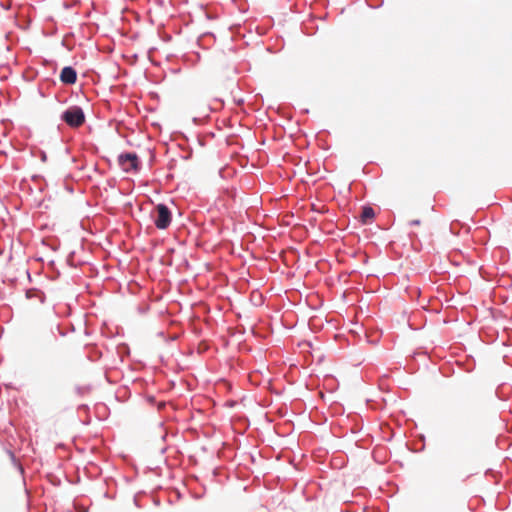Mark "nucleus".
<instances>
[{
    "label": "nucleus",
    "mask_w": 512,
    "mask_h": 512,
    "mask_svg": "<svg viewBox=\"0 0 512 512\" xmlns=\"http://www.w3.org/2000/svg\"><path fill=\"white\" fill-rule=\"evenodd\" d=\"M62 120L72 128L80 127L85 121V115L80 107L73 106L62 114Z\"/></svg>",
    "instance_id": "1"
},
{
    "label": "nucleus",
    "mask_w": 512,
    "mask_h": 512,
    "mask_svg": "<svg viewBox=\"0 0 512 512\" xmlns=\"http://www.w3.org/2000/svg\"><path fill=\"white\" fill-rule=\"evenodd\" d=\"M118 162L125 172L138 171L139 169V159L135 153H124L119 155Z\"/></svg>",
    "instance_id": "2"
},
{
    "label": "nucleus",
    "mask_w": 512,
    "mask_h": 512,
    "mask_svg": "<svg viewBox=\"0 0 512 512\" xmlns=\"http://www.w3.org/2000/svg\"><path fill=\"white\" fill-rule=\"evenodd\" d=\"M157 217L155 219V225L158 229H166L171 223V212L168 207L164 204H158L156 206Z\"/></svg>",
    "instance_id": "3"
},
{
    "label": "nucleus",
    "mask_w": 512,
    "mask_h": 512,
    "mask_svg": "<svg viewBox=\"0 0 512 512\" xmlns=\"http://www.w3.org/2000/svg\"><path fill=\"white\" fill-rule=\"evenodd\" d=\"M60 80L64 84H74L77 80V73L75 69L70 66L64 67L60 73Z\"/></svg>",
    "instance_id": "4"
},
{
    "label": "nucleus",
    "mask_w": 512,
    "mask_h": 512,
    "mask_svg": "<svg viewBox=\"0 0 512 512\" xmlns=\"http://www.w3.org/2000/svg\"><path fill=\"white\" fill-rule=\"evenodd\" d=\"M26 298L28 300H35L36 303H43L44 294L37 289H29L26 292Z\"/></svg>",
    "instance_id": "5"
},
{
    "label": "nucleus",
    "mask_w": 512,
    "mask_h": 512,
    "mask_svg": "<svg viewBox=\"0 0 512 512\" xmlns=\"http://www.w3.org/2000/svg\"><path fill=\"white\" fill-rule=\"evenodd\" d=\"M375 217V212L371 207H364L360 215L362 223L367 224Z\"/></svg>",
    "instance_id": "6"
},
{
    "label": "nucleus",
    "mask_w": 512,
    "mask_h": 512,
    "mask_svg": "<svg viewBox=\"0 0 512 512\" xmlns=\"http://www.w3.org/2000/svg\"><path fill=\"white\" fill-rule=\"evenodd\" d=\"M420 224V221L419 220H413L411 221V225H419Z\"/></svg>",
    "instance_id": "7"
}]
</instances>
